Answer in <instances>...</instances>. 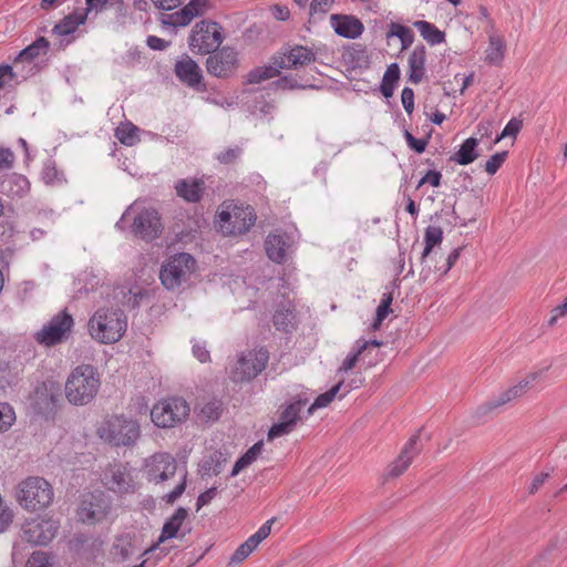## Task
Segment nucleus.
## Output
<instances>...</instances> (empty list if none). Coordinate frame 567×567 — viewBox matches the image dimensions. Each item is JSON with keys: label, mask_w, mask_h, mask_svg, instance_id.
Wrapping results in <instances>:
<instances>
[{"label": "nucleus", "mask_w": 567, "mask_h": 567, "mask_svg": "<svg viewBox=\"0 0 567 567\" xmlns=\"http://www.w3.org/2000/svg\"><path fill=\"white\" fill-rule=\"evenodd\" d=\"M143 474L148 483L164 485L167 481L178 476L174 489L163 496V501L173 505L185 492L187 485V471L178 470L176 458L167 452H157L144 461Z\"/></svg>", "instance_id": "f257e3e1"}, {"label": "nucleus", "mask_w": 567, "mask_h": 567, "mask_svg": "<svg viewBox=\"0 0 567 567\" xmlns=\"http://www.w3.org/2000/svg\"><path fill=\"white\" fill-rule=\"evenodd\" d=\"M100 374L91 364H81L72 370L65 383V396L74 405L90 403L99 392Z\"/></svg>", "instance_id": "f03ea898"}, {"label": "nucleus", "mask_w": 567, "mask_h": 567, "mask_svg": "<svg viewBox=\"0 0 567 567\" xmlns=\"http://www.w3.org/2000/svg\"><path fill=\"white\" fill-rule=\"evenodd\" d=\"M91 337L101 343H115L125 333L127 320L121 309L102 308L95 311L87 323Z\"/></svg>", "instance_id": "7ed1b4c3"}, {"label": "nucleus", "mask_w": 567, "mask_h": 567, "mask_svg": "<svg viewBox=\"0 0 567 567\" xmlns=\"http://www.w3.org/2000/svg\"><path fill=\"white\" fill-rule=\"evenodd\" d=\"M97 433L102 440L114 446H132L141 436V427L132 419L113 415L102 423Z\"/></svg>", "instance_id": "20e7f679"}, {"label": "nucleus", "mask_w": 567, "mask_h": 567, "mask_svg": "<svg viewBox=\"0 0 567 567\" xmlns=\"http://www.w3.org/2000/svg\"><path fill=\"white\" fill-rule=\"evenodd\" d=\"M17 499L27 511H40L52 503L53 488L47 480L31 476L19 484Z\"/></svg>", "instance_id": "39448f33"}, {"label": "nucleus", "mask_w": 567, "mask_h": 567, "mask_svg": "<svg viewBox=\"0 0 567 567\" xmlns=\"http://www.w3.org/2000/svg\"><path fill=\"white\" fill-rule=\"evenodd\" d=\"M124 217H132V231L146 241L159 236L163 229L161 217L153 207H145L136 200L125 212Z\"/></svg>", "instance_id": "423d86ee"}, {"label": "nucleus", "mask_w": 567, "mask_h": 567, "mask_svg": "<svg viewBox=\"0 0 567 567\" xmlns=\"http://www.w3.org/2000/svg\"><path fill=\"white\" fill-rule=\"evenodd\" d=\"M188 403L179 396L167 398L151 410L152 422L162 429H171L184 422L189 415Z\"/></svg>", "instance_id": "0eeeda50"}, {"label": "nucleus", "mask_w": 567, "mask_h": 567, "mask_svg": "<svg viewBox=\"0 0 567 567\" xmlns=\"http://www.w3.org/2000/svg\"><path fill=\"white\" fill-rule=\"evenodd\" d=\"M223 40L221 27L217 22L202 20L193 27L188 44L193 52L208 54L216 51Z\"/></svg>", "instance_id": "6e6552de"}, {"label": "nucleus", "mask_w": 567, "mask_h": 567, "mask_svg": "<svg viewBox=\"0 0 567 567\" xmlns=\"http://www.w3.org/2000/svg\"><path fill=\"white\" fill-rule=\"evenodd\" d=\"M196 261L187 252L176 254L162 266L159 278L167 289H175L185 282L195 270Z\"/></svg>", "instance_id": "1a4fd4ad"}, {"label": "nucleus", "mask_w": 567, "mask_h": 567, "mask_svg": "<svg viewBox=\"0 0 567 567\" xmlns=\"http://www.w3.org/2000/svg\"><path fill=\"white\" fill-rule=\"evenodd\" d=\"M269 360L268 351L265 349L251 350L241 353L230 369L229 378L234 382H246L255 379L262 370Z\"/></svg>", "instance_id": "9d476101"}, {"label": "nucleus", "mask_w": 567, "mask_h": 567, "mask_svg": "<svg viewBox=\"0 0 567 567\" xmlns=\"http://www.w3.org/2000/svg\"><path fill=\"white\" fill-rule=\"evenodd\" d=\"M256 221V215L250 206L229 205L219 213L221 230L227 235H241L247 233Z\"/></svg>", "instance_id": "9b49d317"}, {"label": "nucleus", "mask_w": 567, "mask_h": 567, "mask_svg": "<svg viewBox=\"0 0 567 567\" xmlns=\"http://www.w3.org/2000/svg\"><path fill=\"white\" fill-rule=\"evenodd\" d=\"M73 327V318L65 310L54 316L50 322L37 332L35 340L45 346L60 343Z\"/></svg>", "instance_id": "f8f14e48"}, {"label": "nucleus", "mask_w": 567, "mask_h": 567, "mask_svg": "<svg viewBox=\"0 0 567 567\" xmlns=\"http://www.w3.org/2000/svg\"><path fill=\"white\" fill-rule=\"evenodd\" d=\"M212 53L206 61V69L209 74L216 78H228L235 73L238 59L234 49L224 47Z\"/></svg>", "instance_id": "ddd939ff"}, {"label": "nucleus", "mask_w": 567, "mask_h": 567, "mask_svg": "<svg viewBox=\"0 0 567 567\" xmlns=\"http://www.w3.org/2000/svg\"><path fill=\"white\" fill-rule=\"evenodd\" d=\"M58 528L53 519L33 518L23 525V538L33 545H47L54 538Z\"/></svg>", "instance_id": "4468645a"}, {"label": "nucleus", "mask_w": 567, "mask_h": 567, "mask_svg": "<svg viewBox=\"0 0 567 567\" xmlns=\"http://www.w3.org/2000/svg\"><path fill=\"white\" fill-rule=\"evenodd\" d=\"M104 485L118 494L134 492L135 483L127 467L121 463L110 465L104 472Z\"/></svg>", "instance_id": "2eb2a0df"}, {"label": "nucleus", "mask_w": 567, "mask_h": 567, "mask_svg": "<svg viewBox=\"0 0 567 567\" xmlns=\"http://www.w3.org/2000/svg\"><path fill=\"white\" fill-rule=\"evenodd\" d=\"M420 431L412 435L403 446L399 456L389 465L386 477L396 478L402 475L416 455L420 454Z\"/></svg>", "instance_id": "dca6fc26"}, {"label": "nucleus", "mask_w": 567, "mask_h": 567, "mask_svg": "<svg viewBox=\"0 0 567 567\" xmlns=\"http://www.w3.org/2000/svg\"><path fill=\"white\" fill-rule=\"evenodd\" d=\"M107 511V503L103 493H87L83 495L78 515L84 523L101 520Z\"/></svg>", "instance_id": "f3484780"}, {"label": "nucleus", "mask_w": 567, "mask_h": 567, "mask_svg": "<svg viewBox=\"0 0 567 567\" xmlns=\"http://www.w3.org/2000/svg\"><path fill=\"white\" fill-rule=\"evenodd\" d=\"M316 60L315 52L302 45H295L288 52L275 56L274 65L279 69H298L310 64Z\"/></svg>", "instance_id": "a211bd4d"}, {"label": "nucleus", "mask_w": 567, "mask_h": 567, "mask_svg": "<svg viewBox=\"0 0 567 567\" xmlns=\"http://www.w3.org/2000/svg\"><path fill=\"white\" fill-rule=\"evenodd\" d=\"M275 520V517L268 519L254 535L243 543L231 555L229 565H237L244 561L258 547V545L270 535L271 526Z\"/></svg>", "instance_id": "6ab92c4d"}, {"label": "nucleus", "mask_w": 567, "mask_h": 567, "mask_svg": "<svg viewBox=\"0 0 567 567\" xmlns=\"http://www.w3.org/2000/svg\"><path fill=\"white\" fill-rule=\"evenodd\" d=\"M525 395L517 384L508 388L497 396L481 404L474 412V416L478 420L487 416L501 406Z\"/></svg>", "instance_id": "aec40b11"}, {"label": "nucleus", "mask_w": 567, "mask_h": 567, "mask_svg": "<svg viewBox=\"0 0 567 567\" xmlns=\"http://www.w3.org/2000/svg\"><path fill=\"white\" fill-rule=\"evenodd\" d=\"M330 22L334 32L347 39H357L364 30L362 22L353 16L332 14Z\"/></svg>", "instance_id": "412c9836"}, {"label": "nucleus", "mask_w": 567, "mask_h": 567, "mask_svg": "<svg viewBox=\"0 0 567 567\" xmlns=\"http://www.w3.org/2000/svg\"><path fill=\"white\" fill-rule=\"evenodd\" d=\"M178 197L187 203H198L205 192V182L200 178H184L175 184Z\"/></svg>", "instance_id": "4be33fe9"}, {"label": "nucleus", "mask_w": 567, "mask_h": 567, "mask_svg": "<svg viewBox=\"0 0 567 567\" xmlns=\"http://www.w3.org/2000/svg\"><path fill=\"white\" fill-rule=\"evenodd\" d=\"M1 192L12 198H22L30 192V182L25 176L12 173L1 182Z\"/></svg>", "instance_id": "5701e85b"}, {"label": "nucleus", "mask_w": 567, "mask_h": 567, "mask_svg": "<svg viewBox=\"0 0 567 567\" xmlns=\"http://www.w3.org/2000/svg\"><path fill=\"white\" fill-rule=\"evenodd\" d=\"M426 49L424 45H417L409 56V81L417 84L425 74Z\"/></svg>", "instance_id": "b1692460"}, {"label": "nucleus", "mask_w": 567, "mask_h": 567, "mask_svg": "<svg viewBox=\"0 0 567 567\" xmlns=\"http://www.w3.org/2000/svg\"><path fill=\"white\" fill-rule=\"evenodd\" d=\"M175 73L182 82L189 86L199 84L202 80L200 69L190 58L178 61L175 65Z\"/></svg>", "instance_id": "393cba45"}, {"label": "nucleus", "mask_w": 567, "mask_h": 567, "mask_svg": "<svg viewBox=\"0 0 567 567\" xmlns=\"http://www.w3.org/2000/svg\"><path fill=\"white\" fill-rule=\"evenodd\" d=\"M288 244L284 236L269 234L265 240V250L270 260L282 264L286 260V250Z\"/></svg>", "instance_id": "a878e982"}, {"label": "nucleus", "mask_w": 567, "mask_h": 567, "mask_svg": "<svg viewBox=\"0 0 567 567\" xmlns=\"http://www.w3.org/2000/svg\"><path fill=\"white\" fill-rule=\"evenodd\" d=\"M443 241V229L439 226H429L424 231V249L421 255V264L426 266L431 255H436L435 247L440 246Z\"/></svg>", "instance_id": "bb28decb"}, {"label": "nucleus", "mask_w": 567, "mask_h": 567, "mask_svg": "<svg viewBox=\"0 0 567 567\" xmlns=\"http://www.w3.org/2000/svg\"><path fill=\"white\" fill-rule=\"evenodd\" d=\"M187 516V509L184 507H178L175 511V513L169 517V519L164 524L158 542L163 543L168 538L177 537V533L181 529Z\"/></svg>", "instance_id": "cd10ccee"}, {"label": "nucleus", "mask_w": 567, "mask_h": 567, "mask_svg": "<svg viewBox=\"0 0 567 567\" xmlns=\"http://www.w3.org/2000/svg\"><path fill=\"white\" fill-rule=\"evenodd\" d=\"M49 48V41L41 37L37 39L32 44L23 49L19 55L14 59V66L18 68L20 63H31L40 54H45Z\"/></svg>", "instance_id": "c85d7f7f"}, {"label": "nucleus", "mask_w": 567, "mask_h": 567, "mask_svg": "<svg viewBox=\"0 0 567 567\" xmlns=\"http://www.w3.org/2000/svg\"><path fill=\"white\" fill-rule=\"evenodd\" d=\"M86 18L87 12H73L55 24L52 32L58 35H69L73 33L80 24H83Z\"/></svg>", "instance_id": "c756f323"}, {"label": "nucleus", "mask_w": 567, "mask_h": 567, "mask_svg": "<svg viewBox=\"0 0 567 567\" xmlns=\"http://www.w3.org/2000/svg\"><path fill=\"white\" fill-rule=\"evenodd\" d=\"M477 140L470 137L463 142L460 150L451 157V161L458 163L460 165H467L473 163L480 154L476 151Z\"/></svg>", "instance_id": "7c9ffc66"}, {"label": "nucleus", "mask_w": 567, "mask_h": 567, "mask_svg": "<svg viewBox=\"0 0 567 567\" xmlns=\"http://www.w3.org/2000/svg\"><path fill=\"white\" fill-rule=\"evenodd\" d=\"M194 13L190 11V9H187L186 6L182 8L181 10L173 12V13H162L159 17V21L163 27H186L188 25L192 20L194 19Z\"/></svg>", "instance_id": "2f4dec72"}, {"label": "nucleus", "mask_w": 567, "mask_h": 567, "mask_svg": "<svg viewBox=\"0 0 567 567\" xmlns=\"http://www.w3.org/2000/svg\"><path fill=\"white\" fill-rule=\"evenodd\" d=\"M59 401V393L45 385L39 386L34 393V403L41 412H51Z\"/></svg>", "instance_id": "473e14b6"}, {"label": "nucleus", "mask_w": 567, "mask_h": 567, "mask_svg": "<svg viewBox=\"0 0 567 567\" xmlns=\"http://www.w3.org/2000/svg\"><path fill=\"white\" fill-rule=\"evenodd\" d=\"M413 25L419 30L423 39L431 45L440 44L445 41V33L439 30L433 23L424 20H417Z\"/></svg>", "instance_id": "72a5a7b5"}, {"label": "nucleus", "mask_w": 567, "mask_h": 567, "mask_svg": "<svg viewBox=\"0 0 567 567\" xmlns=\"http://www.w3.org/2000/svg\"><path fill=\"white\" fill-rule=\"evenodd\" d=\"M505 49V41L502 37L491 35L488 47L486 49V62L499 65L504 59Z\"/></svg>", "instance_id": "f704fd0d"}, {"label": "nucleus", "mask_w": 567, "mask_h": 567, "mask_svg": "<svg viewBox=\"0 0 567 567\" xmlns=\"http://www.w3.org/2000/svg\"><path fill=\"white\" fill-rule=\"evenodd\" d=\"M343 59L352 69H365L370 63L367 51L359 44L348 49L343 54Z\"/></svg>", "instance_id": "c9c22d12"}, {"label": "nucleus", "mask_w": 567, "mask_h": 567, "mask_svg": "<svg viewBox=\"0 0 567 567\" xmlns=\"http://www.w3.org/2000/svg\"><path fill=\"white\" fill-rule=\"evenodd\" d=\"M111 555L114 560L124 561L134 555V547L128 535L120 536L115 539L111 548Z\"/></svg>", "instance_id": "e433bc0d"}, {"label": "nucleus", "mask_w": 567, "mask_h": 567, "mask_svg": "<svg viewBox=\"0 0 567 567\" xmlns=\"http://www.w3.org/2000/svg\"><path fill=\"white\" fill-rule=\"evenodd\" d=\"M400 79V68L396 63H392L388 66L382 83L380 86L381 93L385 97H391L393 95L395 85Z\"/></svg>", "instance_id": "4c0bfd02"}, {"label": "nucleus", "mask_w": 567, "mask_h": 567, "mask_svg": "<svg viewBox=\"0 0 567 567\" xmlns=\"http://www.w3.org/2000/svg\"><path fill=\"white\" fill-rule=\"evenodd\" d=\"M274 326L277 330L286 333L295 329V313L290 309L278 308L272 318Z\"/></svg>", "instance_id": "58836bf2"}, {"label": "nucleus", "mask_w": 567, "mask_h": 567, "mask_svg": "<svg viewBox=\"0 0 567 567\" xmlns=\"http://www.w3.org/2000/svg\"><path fill=\"white\" fill-rule=\"evenodd\" d=\"M307 403L308 399H296L281 411L279 419L286 422H290L295 427L297 422L300 420V411Z\"/></svg>", "instance_id": "ea45409f"}, {"label": "nucleus", "mask_w": 567, "mask_h": 567, "mask_svg": "<svg viewBox=\"0 0 567 567\" xmlns=\"http://www.w3.org/2000/svg\"><path fill=\"white\" fill-rule=\"evenodd\" d=\"M262 446V442L255 443L241 457L236 461L230 475L236 476L241 470L250 465L261 453Z\"/></svg>", "instance_id": "a19ab883"}, {"label": "nucleus", "mask_w": 567, "mask_h": 567, "mask_svg": "<svg viewBox=\"0 0 567 567\" xmlns=\"http://www.w3.org/2000/svg\"><path fill=\"white\" fill-rule=\"evenodd\" d=\"M343 380H340L336 385H333L330 390L324 393L318 395L315 402L309 406L308 414L311 415L316 410L328 406L337 396L340 391Z\"/></svg>", "instance_id": "79ce46f5"}, {"label": "nucleus", "mask_w": 567, "mask_h": 567, "mask_svg": "<svg viewBox=\"0 0 567 567\" xmlns=\"http://www.w3.org/2000/svg\"><path fill=\"white\" fill-rule=\"evenodd\" d=\"M388 37L399 38L403 50L408 49L414 41V33L410 28L394 22L390 25Z\"/></svg>", "instance_id": "37998d69"}, {"label": "nucleus", "mask_w": 567, "mask_h": 567, "mask_svg": "<svg viewBox=\"0 0 567 567\" xmlns=\"http://www.w3.org/2000/svg\"><path fill=\"white\" fill-rule=\"evenodd\" d=\"M137 132L133 124H123L115 130V136L122 144L132 146L138 141Z\"/></svg>", "instance_id": "c03bdc74"}, {"label": "nucleus", "mask_w": 567, "mask_h": 567, "mask_svg": "<svg viewBox=\"0 0 567 567\" xmlns=\"http://www.w3.org/2000/svg\"><path fill=\"white\" fill-rule=\"evenodd\" d=\"M279 68L275 66H265L258 68L249 72L248 82L249 83H260L261 81L275 78L279 75Z\"/></svg>", "instance_id": "a18cd8bd"}, {"label": "nucleus", "mask_w": 567, "mask_h": 567, "mask_svg": "<svg viewBox=\"0 0 567 567\" xmlns=\"http://www.w3.org/2000/svg\"><path fill=\"white\" fill-rule=\"evenodd\" d=\"M223 412V403L218 400L207 402L200 410V415L207 421H216Z\"/></svg>", "instance_id": "49530a36"}, {"label": "nucleus", "mask_w": 567, "mask_h": 567, "mask_svg": "<svg viewBox=\"0 0 567 567\" xmlns=\"http://www.w3.org/2000/svg\"><path fill=\"white\" fill-rule=\"evenodd\" d=\"M16 419L12 408L8 403H0V432L7 431Z\"/></svg>", "instance_id": "de8ad7c7"}, {"label": "nucleus", "mask_w": 567, "mask_h": 567, "mask_svg": "<svg viewBox=\"0 0 567 567\" xmlns=\"http://www.w3.org/2000/svg\"><path fill=\"white\" fill-rule=\"evenodd\" d=\"M241 153V147L234 146L218 153L216 158L219 163L228 165L235 163L240 157Z\"/></svg>", "instance_id": "09e8293b"}, {"label": "nucleus", "mask_w": 567, "mask_h": 567, "mask_svg": "<svg viewBox=\"0 0 567 567\" xmlns=\"http://www.w3.org/2000/svg\"><path fill=\"white\" fill-rule=\"evenodd\" d=\"M522 127H523V122L520 120L512 118L506 124V126L504 127L502 133L495 138L494 144H497L501 140H503L507 136L516 137V135L519 133Z\"/></svg>", "instance_id": "8fccbe9b"}, {"label": "nucleus", "mask_w": 567, "mask_h": 567, "mask_svg": "<svg viewBox=\"0 0 567 567\" xmlns=\"http://www.w3.org/2000/svg\"><path fill=\"white\" fill-rule=\"evenodd\" d=\"M293 429L295 427L291 425L290 422H286L279 419V422L270 427L268 432V439L274 440L276 437L289 434L290 432L293 431Z\"/></svg>", "instance_id": "3c124183"}, {"label": "nucleus", "mask_w": 567, "mask_h": 567, "mask_svg": "<svg viewBox=\"0 0 567 567\" xmlns=\"http://www.w3.org/2000/svg\"><path fill=\"white\" fill-rule=\"evenodd\" d=\"M365 351V344H359L355 352L349 354L340 365L338 372H348L353 369L359 360V357Z\"/></svg>", "instance_id": "603ef678"}, {"label": "nucleus", "mask_w": 567, "mask_h": 567, "mask_svg": "<svg viewBox=\"0 0 567 567\" xmlns=\"http://www.w3.org/2000/svg\"><path fill=\"white\" fill-rule=\"evenodd\" d=\"M507 157V152H499L491 156V158L485 164V171L489 175H494L502 164L505 162Z\"/></svg>", "instance_id": "864d4df0"}, {"label": "nucleus", "mask_w": 567, "mask_h": 567, "mask_svg": "<svg viewBox=\"0 0 567 567\" xmlns=\"http://www.w3.org/2000/svg\"><path fill=\"white\" fill-rule=\"evenodd\" d=\"M392 300H393L392 293H390V292L383 293L382 300L377 308L378 321H383L388 317V315L392 311L390 308Z\"/></svg>", "instance_id": "5fc2aeb1"}, {"label": "nucleus", "mask_w": 567, "mask_h": 567, "mask_svg": "<svg viewBox=\"0 0 567 567\" xmlns=\"http://www.w3.org/2000/svg\"><path fill=\"white\" fill-rule=\"evenodd\" d=\"M49 565V557L45 553L34 551L28 559L25 567H48Z\"/></svg>", "instance_id": "6e6d98bb"}, {"label": "nucleus", "mask_w": 567, "mask_h": 567, "mask_svg": "<svg viewBox=\"0 0 567 567\" xmlns=\"http://www.w3.org/2000/svg\"><path fill=\"white\" fill-rule=\"evenodd\" d=\"M404 137L408 143V145L415 151L416 153L421 154L425 151L427 145V140H419L413 136L412 133L409 131L404 132Z\"/></svg>", "instance_id": "4d7b16f0"}, {"label": "nucleus", "mask_w": 567, "mask_h": 567, "mask_svg": "<svg viewBox=\"0 0 567 567\" xmlns=\"http://www.w3.org/2000/svg\"><path fill=\"white\" fill-rule=\"evenodd\" d=\"M187 9L194 13V17L203 16L209 8V0H190L186 4Z\"/></svg>", "instance_id": "13d9d810"}, {"label": "nucleus", "mask_w": 567, "mask_h": 567, "mask_svg": "<svg viewBox=\"0 0 567 567\" xmlns=\"http://www.w3.org/2000/svg\"><path fill=\"white\" fill-rule=\"evenodd\" d=\"M401 101L408 114L414 110V92L411 87H404L401 93Z\"/></svg>", "instance_id": "bf43d9fd"}, {"label": "nucleus", "mask_w": 567, "mask_h": 567, "mask_svg": "<svg viewBox=\"0 0 567 567\" xmlns=\"http://www.w3.org/2000/svg\"><path fill=\"white\" fill-rule=\"evenodd\" d=\"M539 377H540V372H530L524 379H522L517 383V385L523 391V393L526 394L527 391L534 386V384L537 382Z\"/></svg>", "instance_id": "052dcab7"}, {"label": "nucleus", "mask_w": 567, "mask_h": 567, "mask_svg": "<svg viewBox=\"0 0 567 567\" xmlns=\"http://www.w3.org/2000/svg\"><path fill=\"white\" fill-rule=\"evenodd\" d=\"M442 175L437 171H429L419 182L417 188H420L423 184H431L433 187H439L441 184Z\"/></svg>", "instance_id": "680f3d73"}, {"label": "nucleus", "mask_w": 567, "mask_h": 567, "mask_svg": "<svg viewBox=\"0 0 567 567\" xmlns=\"http://www.w3.org/2000/svg\"><path fill=\"white\" fill-rule=\"evenodd\" d=\"M334 0H312L310 3V14L326 13Z\"/></svg>", "instance_id": "e2e57ef3"}, {"label": "nucleus", "mask_w": 567, "mask_h": 567, "mask_svg": "<svg viewBox=\"0 0 567 567\" xmlns=\"http://www.w3.org/2000/svg\"><path fill=\"white\" fill-rule=\"evenodd\" d=\"M14 162V154L9 148H0V169H9Z\"/></svg>", "instance_id": "0e129e2a"}, {"label": "nucleus", "mask_w": 567, "mask_h": 567, "mask_svg": "<svg viewBox=\"0 0 567 567\" xmlns=\"http://www.w3.org/2000/svg\"><path fill=\"white\" fill-rule=\"evenodd\" d=\"M12 512L3 506V504L1 503L0 505V533H3L8 527L9 525L12 523Z\"/></svg>", "instance_id": "69168bd1"}, {"label": "nucleus", "mask_w": 567, "mask_h": 567, "mask_svg": "<svg viewBox=\"0 0 567 567\" xmlns=\"http://www.w3.org/2000/svg\"><path fill=\"white\" fill-rule=\"evenodd\" d=\"M146 43H147L148 48H151L152 50H157V51H163V50L167 49L171 44L169 41L161 39L156 35H148L146 39Z\"/></svg>", "instance_id": "338daca9"}, {"label": "nucleus", "mask_w": 567, "mask_h": 567, "mask_svg": "<svg viewBox=\"0 0 567 567\" xmlns=\"http://www.w3.org/2000/svg\"><path fill=\"white\" fill-rule=\"evenodd\" d=\"M216 494H217V488L216 487H210L207 491H205L204 493H202L198 496L197 502H196L197 511H199L203 506H205L208 503H210V501L216 496Z\"/></svg>", "instance_id": "774afa93"}]
</instances>
